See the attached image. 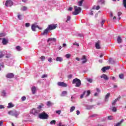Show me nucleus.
Wrapping results in <instances>:
<instances>
[{"label": "nucleus", "instance_id": "obj_14", "mask_svg": "<svg viewBox=\"0 0 126 126\" xmlns=\"http://www.w3.org/2000/svg\"><path fill=\"white\" fill-rule=\"evenodd\" d=\"M51 41L54 42L55 43V42H57V39L55 37H53V38H50L47 39L48 42H51Z\"/></svg>", "mask_w": 126, "mask_h": 126}, {"label": "nucleus", "instance_id": "obj_44", "mask_svg": "<svg viewBox=\"0 0 126 126\" xmlns=\"http://www.w3.org/2000/svg\"><path fill=\"white\" fill-rule=\"evenodd\" d=\"M45 59H46V57H45V56H41V57H40V60H41V61H42V62L44 61H45Z\"/></svg>", "mask_w": 126, "mask_h": 126}, {"label": "nucleus", "instance_id": "obj_61", "mask_svg": "<svg viewBox=\"0 0 126 126\" xmlns=\"http://www.w3.org/2000/svg\"><path fill=\"white\" fill-rule=\"evenodd\" d=\"M68 10L69 11H71V10H72V7H69V8H68Z\"/></svg>", "mask_w": 126, "mask_h": 126}, {"label": "nucleus", "instance_id": "obj_23", "mask_svg": "<svg viewBox=\"0 0 126 126\" xmlns=\"http://www.w3.org/2000/svg\"><path fill=\"white\" fill-rule=\"evenodd\" d=\"M14 106V104H12V103L10 102L8 104L7 108L8 109H10V108H13V106Z\"/></svg>", "mask_w": 126, "mask_h": 126}, {"label": "nucleus", "instance_id": "obj_57", "mask_svg": "<svg viewBox=\"0 0 126 126\" xmlns=\"http://www.w3.org/2000/svg\"><path fill=\"white\" fill-rule=\"evenodd\" d=\"M0 109H4V105L0 104Z\"/></svg>", "mask_w": 126, "mask_h": 126}, {"label": "nucleus", "instance_id": "obj_36", "mask_svg": "<svg viewBox=\"0 0 126 126\" xmlns=\"http://www.w3.org/2000/svg\"><path fill=\"white\" fill-rule=\"evenodd\" d=\"M21 10H23V11H25V10H26L27 9V7L26 6H23L21 8Z\"/></svg>", "mask_w": 126, "mask_h": 126}, {"label": "nucleus", "instance_id": "obj_56", "mask_svg": "<svg viewBox=\"0 0 126 126\" xmlns=\"http://www.w3.org/2000/svg\"><path fill=\"white\" fill-rule=\"evenodd\" d=\"M3 125V121H0V126H2Z\"/></svg>", "mask_w": 126, "mask_h": 126}, {"label": "nucleus", "instance_id": "obj_27", "mask_svg": "<svg viewBox=\"0 0 126 126\" xmlns=\"http://www.w3.org/2000/svg\"><path fill=\"white\" fill-rule=\"evenodd\" d=\"M36 88H35V87H32V94H35V93H36Z\"/></svg>", "mask_w": 126, "mask_h": 126}, {"label": "nucleus", "instance_id": "obj_40", "mask_svg": "<svg viewBox=\"0 0 126 126\" xmlns=\"http://www.w3.org/2000/svg\"><path fill=\"white\" fill-rule=\"evenodd\" d=\"M84 96H85V92H84L82 94H81L80 98L82 99Z\"/></svg>", "mask_w": 126, "mask_h": 126}, {"label": "nucleus", "instance_id": "obj_31", "mask_svg": "<svg viewBox=\"0 0 126 126\" xmlns=\"http://www.w3.org/2000/svg\"><path fill=\"white\" fill-rule=\"evenodd\" d=\"M16 50H17L18 52H20V51H22V49H21V47L19 46L16 47Z\"/></svg>", "mask_w": 126, "mask_h": 126}, {"label": "nucleus", "instance_id": "obj_10", "mask_svg": "<svg viewBox=\"0 0 126 126\" xmlns=\"http://www.w3.org/2000/svg\"><path fill=\"white\" fill-rule=\"evenodd\" d=\"M48 28L49 30H54L57 28V25H50L48 26Z\"/></svg>", "mask_w": 126, "mask_h": 126}, {"label": "nucleus", "instance_id": "obj_45", "mask_svg": "<svg viewBox=\"0 0 126 126\" xmlns=\"http://www.w3.org/2000/svg\"><path fill=\"white\" fill-rule=\"evenodd\" d=\"M123 5L126 8V0H123Z\"/></svg>", "mask_w": 126, "mask_h": 126}, {"label": "nucleus", "instance_id": "obj_59", "mask_svg": "<svg viewBox=\"0 0 126 126\" xmlns=\"http://www.w3.org/2000/svg\"><path fill=\"white\" fill-rule=\"evenodd\" d=\"M95 9L96 10H99V9H100V6H97L95 8Z\"/></svg>", "mask_w": 126, "mask_h": 126}, {"label": "nucleus", "instance_id": "obj_48", "mask_svg": "<svg viewBox=\"0 0 126 126\" xmlns=\"http://www.w3.org/2000/svg\"><path fill=\"white\" fill-rule=\"evenodd\" d=\"M47 76H48V75H47V74H43V75H42L41 78H45L46 77H47Z\"/></svg>", "mask_w": 126, "mask_h": 126}, {"label": "nucleus", "instance_id": "obj_43", "mask_svg": "<svg viewBox=\"0 0 126 126\" xmlns=\"http://www.w3.org/2000/svg\"><path fill=\"white\" fill-rule=\"evenodd\" d=\"M71 17L70 16H68L67 17V20H66V22H67L68 21H70V19H71Z\"/></svg>", "mask_w": 126, "mask_h": 126}, {"label": "nucleus", "instance_id": "obj_42", "mask_svg": "<svg viewBox=\"0 0 126 126\" xmlns=\"http://www.w3.org/2000/svg\"><path fill=\"white\" fill-rule=\"evenodd\" d=\"M108 120H109L110 121H112V120H113V118L112 116H109L108 117Z\"/></svg>", "mask_w": 126, "mask_h": 126}, {"label": "nucleus", "instance_id": "obj_1", "mask_svg": "<svg viewBox=\"0 0 126 126\" xmlns=\"http://www.w3.org/2000/svg\"><path fill=\"white\" fill-rule=\"evenodd\" d=\"M8 115L10 116H12V117H15L16 119H18L19 118V115H20V111L16 110H11L8 112Z\"/></svg>", "mask_w": 126, "mask_h": 126}, {"label": "nucleus", "instance_id": "obj_18", "mask_svg": "<svg viewBox=\"0 0 126 126\" xmlns=\"http://www.w3.org/2000/svg\"><path fill=\"white\" fill-rule=\"evenodd\" d=\"M56 62H59L60 63H62V62L63 61V59L62 57H58L56 58Z\"/></svg>", "mask_w": 126, "mask_h": 126}, {"label": "nucleus", "instance_id": "obj_16", "mask_svg": "<svg viewBox=\"0 0 126 126\" xmlns=\"http://www.w3.org/2000/svg\"><path fill=\"white\" fill-rule=\"evenodd\" d=\"M124 121L125 120L124 119L121 120L120 122H119L118 123L115 124L114 126H121V125L123 124V123H124Z\"/></svg>", "mask_w": 126, "mask_h": 126}, {"label": "nucleus", "instance_id": "obj_26", "mask_svg": "<svg viewBox=\"0 0 126 126\" xmlns=\"http://www.w3.org/2000/svg\"><path fill=\"white\" fill-rule=\"evenodd\" d=\"M119 99H120V98H116L115 100H114L112 102V105L113 106H115V105H116V103H117V102L118 101H119Z\"/></svg>", "mask_w": 126, "mask_h": 126}, {"label": "nucleus", "instance_id": "obj_51", "mask_svg": "<svg viewBox=\"0 0 126 126\" xmlns=\"http://www.w3.org/2000/svg\"><path fill=\"white\" fill-rule=\"evenodd\" d=\"M2 96H5L6 95V93L4 91H3L2 92Z\"/></svg>", "mask_w": 126, "mask_h": 126}, {"label": "nucleus", "instance_id": "obj_15", "mask_svg": "<svg viewBox=\"0 0 126 126\" xmlns=\"http://www.w3.org/2000/svg\"><path fill=\"white\" fill-rule=\"evenodd\" d=\"M110 67H111L110 66H107L103 67L101 69V70H102V71H103V72H105V71H106V70H108V69H110Z\"/></svg>", "mask_w": 126, "mask_h": 126}, {"label": "nucleus", "instance_id": "obj_28", "mask_svg": "<svg viewBox=\"0 0 126 126\" xmlns=\"http://www.w3.org/2000/svg\"><path fill=\"white\" fill-rule=\"evenodd\" d=\"M111 110L112 111V112H117V107H116L115 106H112L111 108Z\"/></svg>", "mask_w": 126, "mask_h": 126}, {"label": "nucleus", "instance_id": "obj_63", "mask_svg": "<svg viewBox=\"0 0 126 126\" xmlns=\"http://www.w3.org/2000/svg\"><path fill=\"white\" fill-rule=\"evenodd\" d=\"M118 15L119 17L121 16V15H122V12H119L118 13Z\"/></svg>", "mask_w": 126, "mask_h": 126}, {"label": "nucleus", "instance_id": "obj_41", "mask_svg": "<svg viewBox=\"0 0 126 126\" xmlns=\"http://www.w3.org/2000/svg\"><path fill=\"white\" fill-rule=\"evenodd\" d=\"M119 78H120V79H124V74H120Z\"/></svg>", "mask_w": 126, "mask_h": 126}, {"label": "nucleus", "instance_id": "obj_20", "mask_svg": "<svg viewBox=\"0 0 126 126\" xmlns=\"http://www.w3.org/2000/svg\"><path fill=\"white\" fill-rule=\"evenodd\" d=\"M84 92H85V97H88V96H89L90 94H91V92L89 90L87 91V92L85 91Z\"/></svg>", "mask_w": 126, "mask_h": 126}, {"label": "nucleus", "instance_id": "obj_64", "mask_svg": "<svg viewBox=\"0 0 126 126\" xmlns=\"http://www.w3.org/2000/svg\"><path fill=\"white\" fill-rule=\"evenodd\" d=\"M99 95V93H95L94 94V96H97Z\"/></svg>", "mask_w": 126, "mask_h": 126}, {"label": "nucleus", "instance_id": "obj_39", "mask_svg": "<svg viewBox=\"0 0 126 126\" xmlns=\"http://www.w3.org/2000/svg\"><path fill=\"white\" fill-rule=\"evenodd\" d=\"M99 2L100 4H105V0H100Z\"/></svg>", "mask_w": 126, "mask_h": 126}, {"label": "nucleus", "instance_id": "obj_32", "mask_svg": "<svg viewBox=\"0 0 126 126\" xmlns=\"http://www.w3.org/2000/svg\"><path fill=\"white\" fill-rule=\"evenodd\" d=\"M53 105H54V103L51 102V101H48L47 102V106L48 107H51V106H53Z\"/></svg>", "mask_w": 126, "mask_h": 126}, {"label": "nucleus", "instance_id": "obj_19", "mask_svg": "<svg viewBox=\"0 0 126 126\" xmlns=\"http://www.w3.org/2000/svg\"><path fill=\"white\" fill-rule=\"evenodd\" d=\"M2 43L3 45H6L7 43H8V40L5 39V38H3L2 40Z\"/></svg>", "mask_w": 126, "mask_h": 126}, {"label": "nucleus", "instance_id": "obj_13", "mask_svg": "<svg viewBox=\"0 0 126 126\" xmlns=\"http://www.w3.org/2000/svg\"><path fill=\"white\" fill-rule=\"evenodd\" d=\"M82 63H87V59H86V56L85 55H84L82 58H81Z\"/></svg>", "mask_w": 126, "mask_h": 126}, {"label": "nucleus", "instance_id": "obj_7", "mask_svg": "<svg viewBox=\"0 0 126 126\" xmlns=\"http://www.w3.org/2000/svg\"><path fill=\"white\" fill-rule=\"evenodd\" d=\"M57 85L58 86H60L61 87H66L67 86V84L63 82H59L57 83Z\"/></svg>", "mask_w": 126, "mask_h": 126}, {"label": "nucleus", "instance_id": "obj_24", "mask_svg": "<svg viewBox=\"0 0 126 126\" xmlns=\"http://www.w3.org/2000/svg\"><path fill=\"white\" fill-rule=\"evenodd\" d=\"M117 41L118 44H121L122 42H123V40H122V37L121 36H118L117 38Z\"/></svg>", "mask_w": 126, "mask_h": 126}, {"label": "nucleus", "instance_id": "obj_17", "mask_svg": "<svg viewBox=\"0 0 126 126\" xmlns=\"http://www.w3.org/2000/svg\"><path fill=\"white\" fill-rule=\"evenodd\" d=\"M100 77L101 78H103L105 80H109V78L106 74H102Z\"/></svg>", "mask_w": 126, "mask_h": 126}, {"label": "nucleus", "instance_id": "obj_34", "mask_svg": "<svg viewBox=\"0 0 126 126\" xmlns=\"http://www.w3.org/2000/svg\"><path fill=\"white\" fill-rule=\"evenodd\" d=\"M82 3H83V0H81V1L78 2L79 6H82Z\"/></svg>", "mask_w": 126, "mask_h": 126}, {"label": "nucleus", "instance_id": "obj_29", "mask_svg": "<svg viewBox=\"0 0 126 126\" xmlns=\"http://www.w3.org/2000/svg\"><path fill=\"white\" fill-rule=\"evenodd\" d=\"M67 94V91H63L62 93L61 96L63 97L64 96H65Z\"/></svg>", "mask_w": 126, "mask_h": 126}, {"label": "nucleus", "instance_id": "obj_49", "mask_svg": "<svg viewBox=\"0 0 126 126\" xmlns=\"http://www.w3.org/2000/svg\"><path fill=\"white\" fill-rule=\"evenodd\" d=\"M30 26V23H26L25 24L26 27H29Z\"/></svg>", "mask_w": 126, "mask_h": 126}, {"label": "nucleus", "instance_id": "obj_62", "mask_svg": "<svg viewBox=\"0 0 126 126\" xmlns=\"http://www.w3.org/2000/svg\"><path fill=\"white\" fill-rule=\"evenodd\" d=\"M80 112L79 111V110H77L76 114L78 115H80Z\"/></svg>", "mask_w": 126, "mask_h": 126}, {"label": "nucleus", "instance_id": "obj_38", "mask_svg": "<svg viewBox=\"0 0 126 126\" xmlns=\"http://www.w3.org/2000/svg\"><path fill=\"white\" fill-rule=\"evenodd\" d=\"M50 125H56V120H52L50 123Z\"/></svg>", "mask_w": 126, "mask_h": 126}, {"label": "nucleus", "instance_id": "obj_25", "mask_svg": "<svg viewBox=\"0 0 126 126\" xmlns=\"http://www.w3.org/2000/svg\"><path fill=\"white\" fill-rule=\"evenodd\" d=\"M109 61L110 63H111L112 64H114L115 63H116V61H115V60L112 58L109 59Z\"/></svg>", "mask_w": 126, "mask_h": 126}, {"label": "nucleus", "instance_id": "obj_33", "mask_svg": "<svg viewBox=\"0 0 126 126\" xmlns=\"http://www.w3.org/2000/svg\"><path fill=\"white\" fill-rule=\"evenodd\" d=\"M75 110V106H72L70 109V113H72Z\"/></svg>", "mask_w": 126, "mask_h": 126}, {"label": "nucleus", "instance_id": "obj_5", "mask_svg": "<svg viewBox=\"0 0 126 126\" xmlns=\"http://www.w3.org/2000/svg\"><path fill=\"white\" fill-rule=\"evenodd\" d=\"M36 28H38V29H39V30H42V28L39 27V26L36 24H33L32 25L31 29L32 31L35 32V31H36Z\"/></svg>", "mask_w": 126, "mask_h": 126}, {"label": "nucleus", "instance_id": "obj_47", "mask_svg": "<svg viewBox=\"0 0 126 126\" xmlns=\"http://www.w3.org/2000/svg\"><path fill=\"white\" fill-rule=\"evenodd\" d=\"M74 46H77V47H79V44L77 43V42H75V43H73Z\"/></svg>", "mask_w": 126, "mask_h": 126}, {"label": "nucleus", "instance_id": "obj_52", "mask_svg": "<svg viewBox=\"0 0 126 126\" xmlns=\"http://www.w3.org/2000/svg\"><path fill=\"white\" fill-rule=\"evenodd\" d=\"M41 109H42V105H39L37 107V110L41 111Z\"/></svg>", "mask_w": 126, "mask_h": 126}, {"label": "nucleus", "instance_id": "obj_37", "mask_svg": "<svg viewBox=\"0 0 126 126\" xmlns=\"http://www.w3.org/2000/svg\"><path fill=\"white\" fill-rule=\"evenodd\" d=\"M18 19H19L20 20H21V19H22V15H21V14H18Z\"/></svg>", "mask_w": 126, "mask_h": 126}, {"label": "nucleus", "instance_id": "obj_46", "mask_svg": "<svg viewBox=\"0 0 126 126\" xmlns=\"http://www.w3.org/2000/svg\"><path fill=\"white\" fill-rule=\"evenodd\" d=\"M56 113L58 115H61V113H62V110H57L56 111Z\"/></svg>", "mask_w": 126, "mask_h": 126}, {"label": "nucleus", "instance_id": "obj_54", "mask_svg": "<svg viewBox=\"0 0 126 126\" xmlns=\"http://www.w3.org/2000/svg\"><path fill=\"white\" fill-rule=\"evenodd\" d=\"M106 22V21L105 20H103L101 22V26L103 27V25Z\"/></svg>", "mask_w": 126, "mask_h": 126}, {"label": "nucleus", "instance_id": "obj_12", "mask_svg": "<svg viewBox=\"0 0 126 126\" xmlns=\"http://www.w3.org/2000/svg\"><path fill=\"white\" fill-rule=\"evenodd\" d=\"M100 43L101 42L99 40L95 43V47L97 50H100V49H101V46H100Z\"/></svg>", "mask_w": 126, "mask_h": 126}, {"label": "nucleus", "instance_id": "obj_22", "mask_svg": "<svg viewBox=\"0 0 126 126\" xmlns=\"http://www.w3.org/2000/svg\"><path fill=\"white\" fill-rule=\"evenodd\" d=\"M86 109L87 110H91V109H93V107H94V105H86Z\"/></svg>", "mask_w": 126, "mask_h": 126}, {"label": "nucleus", "instance_id": "obj_60", "mask_svg": "<svg viewBox=\"0 0 126 126\" xmlns=\"http://www.w3.org/2000/svg\"><path fill=\"white\" fill-rule=\"evenodd\" d=\"M78 35L79 36V37H83V34L82 33H79L78 34Z\"/></svg>", "mask_w": 126, "mask_h": 126}, {"label": "nucleus", "instance_id": "obj_2", "mask_svg": "<svg viewBox=\"0 0 126 126\" xmlns=\"http://www.w3.org/2000/svg\"><path fill=\"white\" fill-rule=\"evenodd\" d=\"M72 84H75V87H80L81 86V81L78 78H75L73 80Z\"/></svg>", "mask_w": 126, "mask_h": 126}, {"label": "nucleus", "instance_id": "obj_50", "mask_svg": "<svg viewBox=\"0 0 126 126\" xmlns=\"http://www.w3.org/2000/svg\"><path fill=\"white\" fill-rule=\"evenodd\" d=\"M22 101H25L26 100V96H23L21 98Z\"/></svg>", "mask_w": 126, "mask_h": 126}, {"label": "nucleus", "instance_id": "obj_8", "mask_svg": "<svg viewBox=\"0 0 126 126\" xmlns=\"http://www.w3.org/2000/svg\"><path fill=\"white\" fill-rule=\"evenodd\" d=\"M49 32H50V30L49 29V28H47L43 31V32L41 33V35H43V36L48 35L49 34Z\"/></svg>", "mask_w": 126, "mask_h": 126}, {"label": "nucleus", "instance_id": "obj_9", "mask_svg": "<svg viewBox=\"0 0 126 126\" xmlns=\"http://www.w3.org/2000/svg\"><path fill=\"white\" fill-rule=\"evenodd\" d=\"M13 4V2L11 0H8L6 1L5 6H11Z\"/></svg>", "mask_w": 126, "mask_h": 126}, {"label": "nucleus", "instance_id": "obj_11", "mask_svg": "<svg viewBox=\"0 0 126 126\" xmlns=\"http://www.w3.org/2000/svg\"><path fill=\"white\" fill-rule=\"evenodd\" d=\"M6 77L7 78H10V79L13 78V77H14V74L12 73H8L6 74Z\"/></svg>", "mask_w": 126, "mask_h": 126}, {"label": "nucleus", "instance_id": "obj_21", "mask_svg": "<svg viewBox=\"0 0 126 126\" xmlns=\"http://www.w3.org/2000/svg\"><path fill=\"white\" fill-rule=\"evenodd\" d=\"M110 95H111V94L110 93L107 94L105 95V102H107L108 101V99H109Z\"/></svg>", "mask_w": 126, "mask_h": 126}, {"label": "nucleus", "instance_id": "obj_3", "mask_svg": "<svg viewBox=\"0 0 126 126\" xmlns=\"http://www.w3.org/2000/svg\"><path fill=\"white\" fill-rule=\"evenodd\" d=\"M74 11L72 12L73 15H77L81 12V8L76 6H74Z\"/></svg>", "mask_w": 126, "mask_h": 126}, {"label": "nucleus", "instance_id": "obj_58", "mask_svg": "<svg viewBox=\"0 0 126 126\" xmlns=\"http://www.w3.org/2000/svg\"><path fill=\"white\" fill-rule=\"evenodd\" d=\"M58 126H64V125H63V123H62L61 122H60V123L58 124Z\"/></svg>", "mask_w": 126, "mask_h": 126}, {"label": "nucleus", "instance_id": "obj_6", "mask_svg": "<svg viewBox=\"0 0 126 126\" xmlns=\"http://www.w3.org/2000/svg\"><path fill=\"white\" fill-rule=\"evenodd\" d=\"M30 113L31 114L36 116V115H38V114L40 113V110H36V109L33 108L31 110Z\"/></svg>", "mask_w": 126, "mask_h": 126}, {"label": "nucleus", "instance_id": "obj_30", "mask_svg": "<svg viewBox=\"0 0 126 126\" xmlns=\"http://www.w3.org/2000/svg\"><path fill=\"white\" fill-rule=\"evenodd\" d=\"M87 81L89 82L90 83H92L93 82V79L90 78H86Z\"/></svg>", "mask_w": 126, "mask_h": 126}, {"label": "nucleus", "instance_id": "obj_55", "mask_svg": "<svg viewBox=\"0 0 126 126\" xmlns=\"http://www.w3.org/2000/svg\"><path fill=\"white\" fill-rule=\"evenodd\" d=\"M68 78L69 79H70L71 78H72V75H71V74L68 75Z\"/></svg>", "mask_w": 126, "mask_h": 126}, {"label": "nucleus", "instance_id": "obj_35", "mask_svg": "<svg viewBox=\"0 0 126 126\" xmlns=\"http://www.w3.org/2000/svg\"><path fill=\"white\" fill-rule=\"evenodd\" d=\"M71 56V55H70V54H67L65 55V58H66V59H69V58H70V57Z\"/></svg>", "mask_w": 126, "mask_h": 126}, {"label": "nucleus", "instance_id": "obj_53", "mask_svg": "<svg viewBox=\"0 0 126 126\" xmlns=\"http://www.w3.org/2000/svg\"><path fill=\"white\" fill-rule=\"evenodd\" d=\"M48 62H49V63H52V62H53V59H52V58H49L48 59Z\"/></svg>", "mask_w": 126, "mask_h": 126}, {"label": "nucleus", "instance_id": "obj_4", "mask_svg": "<svg viewBox=\"0 0 126 126\" xmlns=\"http://www.w3.org/2000/svg\"><path fill=\"white\" fill-rule=\"evenodd\" d=\"M39 118L41 120H47L49 118V116H48V114L43 113L39 115Z\"/></svg>", "mask_w": 126, "mask_h": 126}]
</instances>
